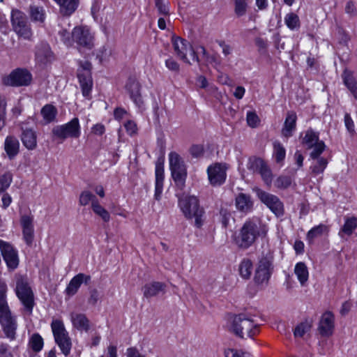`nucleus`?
<instances>
[{
	"label": "nucleus",
	"mask_w": 357,
	"mask_h": 357,
	"mask_svg": "<svg viewBox=\"0 0 357 357\" xmlns=\"http://www.w3.org/2000/svg\"><path fill=\"white\" fill-rule=\"evenodd\" d=\"M266 233V225L258 220H249L243 224L234 241L238 248L246 250L252 245L259 236H265Z\"/></svg>",
	"instance_id": "1"
},
{
	"label": "nucleus",
	"mask_w": 357,
	"mask_h": 357,
	"mask_svg": "<svg viewBox=\"0 0 357 357\" xmlns=\"http://www.w3.org/2000/svg\"><path fill=\"white\" fill-rule=\"evenodd\" d=\"M230 330L241 338L252 337L258 333L259 325L252 316L242 313L233 317Z\"/></svg>",
	"instance_id": "2"
},
{
	"label": "nucleus",
	"mask_w": 357,
	"mask_h": 357,
	"mask_svg": "<svg viewBox=\"0 0 357 357\" xmlns=\"http://www.w3.org/2000/svg\"><path fill=\"white\" fill-rule=\"evenodd\" d=\"M15 281L16 295L22 302L24 310L30 314L34 306V296L31 288L29 284L27 279L22 275H15Z\"/></svg>",
	"instance_id": "3"
},
{
	"label": "nucleus",
	"mask_w": 357,
	"mask_h": 357,
	"mask_svg": "<svg viewBox=\"0 0 357 357\" xmlns=\"http://www.w3.org/2000/svg\"><path fill=\"white\" fill-rule=\"evenodd\" d=\"M179 206L185 218H195V224L197 227L202 225L204 211L199 207L198 199L195 196H185L179 198Z\"/></svg>",
	"instance_id": "4"
},
{
	"label": "nucleus",
	"mask_w": 357,
	"mask_h": 357,
	"mask_svg": "<svg viewBox=\"0 0 357 357\" xmlns=\"http://www.w3.org/2000/svg\"><path fill=\"white\" fill-rule=\"evenodd\" d=\"M169 161L172 176L176 186L183 190L187 177V170L184 162L176 152H171L169 154Z\"/></svg>",
	"instance_id": "5"
},
{
	"label": "nucleus",
	"mask_w": 357,
	"mask_h": 357,
	"mask_svg": "<svg viewBox=\"0 0 357 357\" xmlns=\"http://www.w3.org/2000/svg\"><path fill=\"white\" fill-rule=\"evenodd\" d=\"M52 134L61 141H64L67 138H79L81 135L79 119L75 117L66 123L55 126L52 129Z\"/></svg>",
	"instance_id": "6"
},
{
	"label": "nucleus",
	"mask_w": 357,
	"mask_h": 357,
	"mask_svg": "<svg viewBox=\"0 0 357 357\" xmlns=\"http://www.w3.org/2000/svg\"><path fill=\"white\" fill-rule=\"evenodd\" d=\"M11 23L14 31L25 40H31L32 31L24 13L19 10H13L11 13Z\"/></svg>",
	"instance_id": "7"
},
{
	"label": "nucleus",
	"mask_w": 357,
	"mask_h": 357,
	"mask_svg": "<svg viewBox=\"0 0 357 357\" xmlns=\"http://www.w3.org/2000/svg\"><path fill=\"white\" fill-rule=\"evenodd\" d=\"M55 341L62 353L66 356L70 354L71 342L62 321L54 320L51 324Z\"/></svg>",
	"instance_id": "8"
},
{
	"label": "nucleus",
	"mask_w": 357,
	"mask_h": 357,
	"mask_svg": "<svg viewBox=\"0 0 357 357\" xmlns=\"http://www.w3.org/2000/svg\"><path fill=\"white\" fill-rule=\"evenodd\" d=\"M72 36L80 51L91 50L94 46V36L86 26H75L72 31Z\"/></svg>",
	"instance_id": "9"
},
{
	"label": "nucleus",
	"mask_w": 357,
	"mask_h": 357,
	"mask_svg": "<svg viewBox=\"0 0 357 357\" xmlns=\"http://www.w3.org/2000/svg\"><path fill=\"white\" fill-rule=\"evenodd\" d=\"M254 191L260 201L266 205L277 216L283 215V204L276 195L265 192L258 188H255Z\"/></svg>",
	"instance_id": "10"
},
{
	"label": "nucleus",
	"mask_w": 357,
	"mask_h": 357,
	"mask_svg": "<svg viewBox=\"0 0 357 357\" xmlns=\"http://www.w3.org/2000/svg\"><path fill=\"white\" fill-rule=\"evenodd\" d=\"M273 257L271 254L263 256L255 271V281L257 284L267 283L272 271Z\"/></svg>",
	"instance_id": "11"
},
{
	"label": "nucleus",
	"mask_w": 357,
	"mask_h": 357,
	"mask_svg": "<svg viewBox=\"0 0 357 357\" xmlns=\"http://www.w3.org/2000/svg\"><path fill=\"white\" fill-rule=\"evenodd\" d=\"M91 65L87 61H80L77 70V77L82 90V94L88 97L92 88V79L91 73Z\"/></svg>",
	"instance_id": "12"
},
{
	"label": "nucleus",
	"mask_w": 357,
	"mask_h": 357,
	"mask_svg": "<svg viewBox=\"0 0 357 357\" xmlns=\"http://www.w3.org/2000/svg\"><path fill=\"white\" fill-rule=\"evenodd\" d=\"M0 250L4 261L9 269H15L19 264L17 250L11 244L0 239Z\"/></svg>",
	"instance_id": "13"
},
{
	"label": "nucleus",
	"mask_w": 357,
	"mask_h": 357,
	"mask_svg": "<svg viewBox=\"0 0 357 357\" xmlns=\"http://www.w3.org/2000/svg\"><path fill=\"white\" fill-rule=\"evenodd\" d=\"M226 170V166L220 163L209 166L207 173L210 183L214 186L224 183L227 177Z\"/></svg>",
	"instance_id": "14"
},
{
	"label": "nucleus",
	"mask_w": 357,
	"mask_h": 357,
	"mask_svg": "<svg viewBox=\"0 0 357 357\" xmlns=\"http://www.w3.org/2000/svg\"><path fill=\"white\" fill-rule=\"evenodd\" d=\"M140 89V84L135 79H128L126 85V91L130 95V98L135 104V105L139 109H143L144 105L142 97L141 96Z\"/></svg>",
	"instance_id": "15"
},
{
	"label": "nucleus",
	"mask_w": 357,
	"mask_h": 357,
	"mask_svg": "<svg viewBox=\"0 0 357 357\" xmlns=\"http://www.w3.org/2000/svg\"><path fill=\"white\" fill-rule=\"evenodd\" d=\"M172 43L176 56L184 62L190 63L187 58V52L192 49V45L186 40L179 36L173 35L172 37Z\"/></svg>",
	"instance_id": "16"
},
{
	"label": "nucleus",
	"mask_w": 357,
	"mask_h": 357,
	"mask_svg": "<svg viewBox=\"0 0 357 357\" xmlns=\"http://www.w3.org/2000/svg\"><path fill=\"white\" fill-rule=\"evenodd\" d=\"M32 79L31 73L24 69H17L13 71L8 78V83L12 86H27Z\"/></svg>",
	"instance_id": "17"
},
{
	"label": "nucleus",
	"mask_w": 357,
	"mask_h": 357,
	"mask_svg": "<svg viewBox=\"0 0 357 357\" xmlns=\"http://www.w3.org/2000/svg\"><path fill=\"white\" fill-rule=\"evenodd\" d=\"M33 216L31 214L22 215L20 218V225L22 228L23 238L27 245H31L33 240Z\"/></svg>",
	"instance_id": "18"
},
{
	"label": "nucleus",
	"mask_w": 357,
	"mask_h": 357,
	"mask_svg": "<svg viewBox=\"0 0 357 357\" xmlns=\"http://www.w3.org/2000/svg\"><path fill=\"white\" fill-rule=\"evenodd\" d=\"M334 315L330 311L324 312L319 321V331L322 336L328 337L333 334L334 329Z\"/></svg>",
	"instance_id": "19"
},
{
	"label": "nucleus",
	"mask_w": 357,
	"mask_h": 357,
	"mask_svg": "<svg viewBox=\"0 0 357 357\" xmlns=\"http://www.w3.org/2000/svg\"><path fill=\"white\" fill-rule=\"evenodd\" d=\"M36 60L40 64H46L54 60V54L46 43H41L36 47Z\"/></svg>",
	"instance_id": "20"
},
{
	"label": "nucleus",
	"mask_w": 357,
	"mask_h": 357,
	"mask_svg": "<svg viewBox=\"0 0 357 357\" xmlns=\"http://www.w3.org/2000/svg\"><path fill=\"white\" fill-rule=\"evenodd\" d=\"M90 279L91 277L89 275H86L84 273H79L76 275L71 279L68 285L67 286L66 289V294L69 296L75 295L77 292L81 284L83 282L87 284Z\"/></svg>",
	"instance_id": "21"
},
{
	"label": "nucleus",
	"mask_w": 357,
	"mask_h": 357,
	"mask_svg": "<svg viewBox=\"0 0 357 357\" xmlns=\"http://www.w3.org/2000/svg\"><path fill=\"white\" fill-rule=\"evenodd\" d=\"M70 317L75 328L79 331H87L89 329V320L84 314L71 312Z\"/></svg>",
	"instance_id": "22"
},
{
	"label": "nucleus",
	"mask_w": 357,
	"mask_h": 357,
	"mask_svg": "<svg viewBox=\"0 0 357 357\" xmlns=\"http://www.w3.org/2000/svg\"><path fill=\"white\" fill-rule=\"evenodd\" d=\"M297 116L294 112H289L282 129V135L284 137H290L296 130Z\"/></svg>",
	"instance_id": "23"
},
{
	"label": "nucleus",
	"mask_w": 357,
	"mask_h": 357,
	"mask_svg": "<svg viewBox=\"0 0 357 357\" xmlns=\"http://www.w3.org/2000/svg\"><path fill=\"white\" fill-rule=\"evenodd\" d=\"M166 285L160 282H153L146 284L143 287V294L146 298L158 296L160 292H164Z\"/></svg>",
	"instance_id": "24"
},
{
	"label": "nucleus",
	"mask_w": 357,
	"mask_h": 357,
	"mask_svg": "<svg viewBox=\"0 0 357 357\" xmlns=\"http://www.w3.org/2000/svg\"><path fill=\"white\" fill-rule=\"evenodd\" d=\"M59 6L63 15L70 16L78 8L79 0H54Z\"/></svg>",
	"instance_id": "25"
},
{
	"label": "nucleus",
	"mask_w": 357,
	"mask_h": 357,
	"mask_svg": "<svg viewBox=\"0 0 357 357\" xmlns=\"http://www.w3.org/2000/svg\"><path fill=\"white\" fill-rule=\"evenodd\" d=\"M253 163L258 169V171L261 174V176L265 184L267 186L271 187L273 176L271 169L267 167V165L261 159L256 158L254 160Z\"/></svg>",
	"instance_id": "26"
},
{
	"label": "nucleus",
	"mask_w": 357,
	"mask_h": 357,
	"mask_svg": "<svg viewBox=\"0 0 357 357\" xmlns=\"http://www.w3.org/2000/svg\"><path fill=\"white\" fill-rule=\"evenodd\" d=\"M164 167L160 163L155 165V199L159 200L163 189Z\"/></svg>",
	"instance_id": "27"
},
{
	"label": "nucleus",
	"mask_w": 357,
	"mask_h": 357,
	"mask_svg": "<svg viewBox=\"0 0 357 357\" xmlns=\"http://www.w3.org/2000/svg\"><path fill=\"white\" fill-rule=\"evenodd\" d=\"M236 206L238 211L248 213L252 210L253 202L250 195L240 193L236 197Z\"/></svg>",
	"instance_id": "28"
},
{
	"label": "nucleus",
	"mask_w": 357,
	"mask_h": 357,
	"mask_svg": "<svg viewBox=\"0 0 357 357\" xmlns=\"http://www.w3.org/2000/svg\"><path fill=\"white\" fill-rule=\"evenodd\" d=\"M342 77L345 86L357 100V80L354 77L353 72L345 69Z\"/></svg>",
	"instance_id": "29"
},
{
	"label": "nucleus",
	"mask_w": 357,
	"mask_h": 357,
	"mask_svg": "<svg viewBox=\"0 0 357 357\" xmlns=\"http://www.w3.org/2000/svg\"><path fill=\"white\" fill-rule=\"evenodd\" d=\"M21 139L24 146L29 149L33 150L36 147L37 141L35 132L31 129L24 130L22 133Z\"/></svg>",
	"instance_id": "30"
},
{
	"label": "nucleus",
	"mask_w": 357,
	"mask_h": 357,
	"mask_svg": "<svg viewBox=\"0 0 357 357\" xmlns=\"http://www.w3.org/2000/svg\"><path fill=\"white\" fill-rule=\"evenodd\" d=\"M294 273L301 285L303 287L305 286L308 280L309 272L304 262H298L295 265Z\"/></svg>",
	"instance_id": "31"
},
{
	"label": "nucleus",
	"mask_w": 357,
	"mask_h": 357,
	"mask_svg": "<svg viewBox=\"0 0 357 357\" xmlns=\"http://www.w3.org/2000/svg\"><path fill=\"white\" fill-rule=\"evenodd\" d=\"M20 143L17 139L14 137H7L5 140L4 149L8 155L12 159L19 152Z\"/></svg>",
	"instance_id": "32"
},
{
	"label": "nucleus",
	"mask_w": 357,
	"mask_h": 357,
	"mask_svg": "<svg viewBox=\"0 0 357 357\" xmlns=\"http://www.w3.org/2000/svg\"><path fill=\"white\" fill-rule=\"evenodd\" d=\"M357 228V218L352 216L345 218L344 225L340 229L339 235L342 237L343 234L351 236Z\"/></svg>",
	"instance_id": "33"
},
{
	"label": "nucleus",
	"mask_w": 357,
	"mask_h": 357,
	"mask_svg": "<svg viewBox=\"0 0 357 357\" xmlns=\"http://www.w3.org/2000/svg\"><path fill=\"white\" fill-rule=\"evenodd\" d=\"M0 324L6 336L10 340H14L17 327L16 319H10V321H6Z\"/></svg>",
	"instance_id": "34"
},
{
	"label": "nucleus",
	"mask_w": 357,
	"mask_h": 357,
	"mask_svg": "<svg viewBox=\"0 0 357 357\" xmlns=\"http://www.w3.org/2000/svg\"><path fill=\"white\" fill-rule=\"evenodd\" d=\"M310 165V169L314 176L322 174L328 165V160L324 158H318Z\"/></svg>",
	"instance_id": "35"
},
{
	"label": "nucleus",
	"mask_w": 357,
	"mask_h": 357,
	"mask_svg": "<svg viewBox=\"0 0 357 357\" xmlns=\"http://www.w3.org/2000/svg\"><path fill=\"white\" fill-rule=\"evenodd\" d=\"M319 141H320L319 134L312 129H308L302 139V144L310 149Z\"/></svg>",
	"instance_id": "36"
},
{
	"label": "nucleus",
	"mask_w": 357,
	"mask_h": 357,
	"mask_svg": "<svg viewBox=\"0 0 357 357\" xmlns=\"http://www.w3.org/2000/svg\"><path fill=\"white\" fill-rule=\"evenodd\" d=\"M40 113L45 123H48L55 119L57 114V109L52 105L47 104L43 107Z\"/></svg>",
	"instance_id": "37"
},
{
	"label": "nucleus",
	"mask_w": 357,
	"mask_h": 357,
	"mask_svg": "<svg viewBox=\"0 0 357 357\" xmlns=\"http://www.w3.org/2000/svg\"><path fill=\"white\" fill-rule=\"evenodd\" d=\"M284 23L292 31L298 29L301 25L298 16L294 13H289L285 15Z\"/></svg>",
	"instance_id": "38"
},
{
	"label": "nucleus",
	"mask_w": 357,
	"mask_h": 357,
	"mask_svg": "<svg viewBox=\"0 0 357 357\" xmlns=\"http://www.w3.org/2000/svg\"><path fill=\"white\" fill-rule=\"evenodd\" d=\"M29 13L31 20L43 22L45 20V10L43 7L31 5L29 7Z\"/></svg>",
	"instance_id": "39"
},
{
	"label": "nucleus",
	"mask_w": 357,
	"mask_h": 357,
	"mask_svg": "<svg viewBox=\"0 0 357 357\" xmlns=\"http://www.w3.org/2000/svg\"><path fill=\"white\" fill-rule=\"evenodd\" d=\"M252 271V263L248 259H244L239 265L240 275L245 279L250 277Z\"/></svg>",
	"instance_id": "40"
},
{
	"label": "nucleus",
	"mask_w": 357,
	"mask_h": 357,
	"mask_svg": "<svg viewBox=\"0 0 357 357\" xmlns=\"http://www.w3.org/2000/svg\"><path fill=\"white\" fill-rule=\"evenodd\" d=\"M292 183V178L289 176L280 175L274 181V186L279 190H285Z\"/></svg>",
	"instance_id": "41"
},
{
	"label": "nucleus",
	"mask_w": 357,
	"mask_h": 357,
	"mask_svg": "<svg viewBox=\"0 0 357 357\" xmlns=\"http://www.w3.org/2000/svg\"><path fill=\"white\" fill-rule=\"evenodd\" d=\"M91 203V206L94 202H98L96 197L88 190H84L81 192L79 199V203L81 206H86Z\"/></svg>",
	"instance_id": "42"
},
{
	"label": "nucleus",
	"mask_w": 357,
	"mask_h": 357,
	"mask_svg": "<svg viewBox=\"0 0 357 357\" xmlns=\"http://www.w3.org/2000/svg\"><path fill=\"white\" fill-rule=\"evenodd\" d=\"M312 325L309 321L301 322L294 329V334L296 337H302L311 329Z\"/></svg>",
	"instance_id": "43"
},
{
	"label": "nucleus",
	"mask_w": 357,
	"mask_h": 357,
	"mask_svg": "<svg viewBox=\"0 0 357 357\" xmlns=\"http://www.w3.org/2000/svg\"><path fill=\"white\" fill-rule=\"evenodd\" d=\"M273 153L277 162L283 161L285 158V149L279 142H275L273 143Z\"/></svg>",
	"instance_id": "44"
},
{
	"label": "nucleus",
	"mask_w": 357,
	"mask_h": 357,
	"mask_svg": "<svg viewBox=\"0 0 357 357\" xmlns=\"http://www.w3.org/2000/svg\"><path fill=\"white\" fill-rule=\"evenodd\" d=\"M29 345L34 351H40L43 347V339L39 334H33L30 339Z\"/></svg>",
	"instance_id": "45"
},
{
	"label": "nucleus",
	"mask_w": 357,
	"mask_h": 357,
	"mask_svg": "<svg viewBox=\"0 0 357 357\" xmlns=\"http://www.w3.org/2000/svg\"><path fill=\"white\" fill-rule=\"evenodd\" d=\"M93 212L99 215L105 222H109L110 219V215L109 212L100 206L98 202H94L92 206Z\"/></svg>",
	"instance_id": "46"
},
{
	"label": "nucleus",
	"mask_w": 357,
	"mask_h": 357,
	"mask_svg": "<svg viewBox=\"0 0 357 357\" xmlns=\"http://www.w3.org/2000/svg\"><path fill=\"white\" fill-rule=\"evenodd\" d=\"M327 230V227L324 225H319L312 228L307 234V238L309 241H312L314 238L321 236Z\"/></svg>",
	"instance_id": "47"
},
{
	"label": "nucleus",
	"mask_w": 357,
	"mask_h": 357,
	"mask_svg": "<svg viewBox=\"0 0 357 357\" xmlns=\"http://www.w3.org/2000/svg\"><path fill=\"white\" fill-rule=\"evenodd\" d=\"M248 0H234V13L238 17L245 15L248 8Z\"/></svg>",
	"instance_id": "48"
},
{
	"label": "nucleus",
	"mask_w": 357,
	"mask_h": 357,
	"mask_svg": "<svg viewBox=\"0 0 357 357\" xmlns=\"http://www.w3.org/2000/svg\"><path fill=\"white\" fill-rule=\"evenodd\" d=\"M14 319L16 317L13 315L8 304L0 305V323Z\"/></svg>",
	"instance_id": "49"
},
{
	"label": "nucleus",
	"mask_w": 357,
	"mask_h": 357,
	"mask_svg": "<svg viewBox=\"0 0 357 357\" xmlns=\"http://www.w3.org/2000/svg\"><path fill=\"white\" fill-rule=\"evenodd\" d=\"M326 145L323 141H319L312 146V151L310 154V158L315 160L316 158H321L320 155L325 150Z\"/></svg>",
	"instance_id": "50"
},
{
	"label": "nucleus",
	"mask_w": 357,
	"mask_h": 357,
	"mask_svg": "<svg viewBox=\"0 0 357 357\" xmlns=\"http://www.w3.org/2000/svg\"><path fill=\"white\" fill-rule=\"evenodd\" d=\"M59 36L61 40L66 46L70 47L73 45L74 40L72 36V32H69L68 30L62 29L59 31Z\"/></svg>",
	"instance_id": "51"
},
{
	"label": "nucleus",
	"mask_w": 357,
	"mask_h": 357,
	"mask_svg": "<svg viewBox=\"0 0 357 357\" xmlns=\"http://www.w3.org/2000/svg\"><path fill=\"white\" fill-rule=\"evenodd\" d=\"M12 176L7 173L0 176V193L3 192L10 185Z\"/></svg>",
	"instance_id": "52"
},
{
	"label": "nucleus",
	"mask_w": 357,
	"mask_h": 357,
	"mask_svg": "<svg viewBox=\"0 0 357 357\" xmlns=\"http://www.w3.org/2000/svg\"><path fill=\"white\" fill-rule=\"evenodd\" d=\"M167 0H155V6L160 14L167 15L169 14V8Z\"/></svg>",
	"instance_id": "53"
},
{
	"label": "nucleus",
	"mask_w": 357,
	"mask_h": 357,
	"mask_svg": "<svg viewBox=\"0 0 357 357\" xmlns=\"http://www.w3.org/2000/svg\"><path fill=\"white\" fill-rule=\"evenodd\" d=\"M225 357H250V354L234 349H228L225 350Z\"/></svg>",
	"instance_id": "54"
},
{
	"label": "nucleus",
	"mask_w": 357,
	"mask_h": 357,
	"mask_svg": "<svg viewBox=\"0 0 357 357\" xmlns=\"http://www.w3.org/2000/svg\"><path fill=\"white\" fill-rule=\"evenodd\" d=\"M7 285L0 280V305L8 304L6 301Z\"/></svg>",
	"instance_id": "55"
},
{
	"label": "nucleus",
	"mask_w": 357,
	"mask_h": 357,
	"mask_svg": "<svg viewBox=\"0 0 357 357\" xmlns=\"http://www.w3.org/2000/svg\"><path fill=\"white\" fill-rule=\"evenodd\" d=\"M247 122L250 126L255 128L258 125L259 119L255 112H248L247 113Z\"/></svg>",
	"instance_id": "56"
},
{
	"label": "nucleus",
	"mask_w": 357,
	"mask_h": 357,
	"mask_svg": "<svg viewBox=\"0 0 357 357\" xmlns=\"http://www.w3.org/2000/svg\"><path fill=\"white\" fill-rule=\"evenodd\" d=\"M124 127L128 135H133L137 133V124L133 121L129 120L127 122H126L124 124Z\"/></svg>",
	"instance_id": "57"
},
{
	"label": "nucleus",
	"mask_w": 357,
	"mask_h": 357,
	"mask_svg": "<svg viewBox=\"0 0 357 357\" xmlns=\"http://www.w3.org/2000/svg\"><path fill=\"white\" fill-rule=\"evenodd\" d=\"M220 215L221 217V222L222 224V226L224 227H227L229 224V219L231 218V213L229 211H227V209L221 208L220 211Z\"/></svg>",
	"instance_id": "58"
},
{
	"label": "nucleus",
	"mask_w": 357,
	"mask_h": 357,
	"mask_svg": "<svg viewBox=\"0 0 357 357\" xmlns=\"http://www.w3.org/2000/svg\"><path fill=\"white\" fill-rule=\"evenodd\" d=\"M220 47L222 48V52L225 57L229 56L232 54V47L227 44L225 41L220 40L218 42Z\"/></svg>",
	"instance_id": "59"
},
{
	"label": "nucleus",
	"mask_w": 357,
	"mask_h": 357,
	"mask_svg": "<svg viewBox=\"0 0 357 357\" xmlns=\"http://www.w3.org/2000/svg\"><path fill=\"white\" fill-rule=\"evenodd\" d=\"M165 66L172 71L176 73L179 71V64L172 58L166 60Z\"/></svg>",
	"instance_id": "60"
},
{
	"label": "nucleus",
	"mask_w": 357,
	"mask_h": 357,
	"mask_svg": "<svg viewBox=\"0 0 357 357\" xmlns=\"http://www.w3.org/2000/svg\"><path fill=\"white\" fill-rule=\"evenodd\" d=\"M190 152L193 157L199 158L203 154L204 149L201 145H193L190 147Z\"/></svg>",
	"instance_id": "61"
},
{
	"label": "nucleus",
	"mask_w": 357,
	"mask_h": 357,
	"mask_svg": "<svg viewBox=\"0 0 357 357\" xmlns=\"http://www.w3.org/2000/svg\"><path fill=\"white\" fill-rule=\"evenodd\" d=\"M344 124L349 132L352 133L354 132V123L349 114H345L344 115Z\"/></svg>",
	"instance_id": "62"
},
{
	"label": "nucleus",
	"mask_w": 357,
	"mask_h": 357,
	"mask_svg": "<svg viewBox=\"0 0 357 357\" xmlns=\"http://www.w3.org/2000/svg\"><path fill=\"white\" fill-rule=\"evenodd\" d=\"M105 132V127L102 123H96L91 128V132L96 135H102Z\"/></svg>",
	"instance_id": "63"
},
{
	"label": "nucleus",
	"mask_w": 357,
	"mask_h": 357,
	"mask_svg": "<svg viewBox=\"0 0 357 357\" xmlns=\"http://www.w3.org/2000/svg\"><path fill=\"white\" fill-rule=\"evenodd\" d=\"M127 357H145L142 355L136 349L129 348L127 349Z\"/></svg>",
	"instance_id": "64"
}]
</instances>
